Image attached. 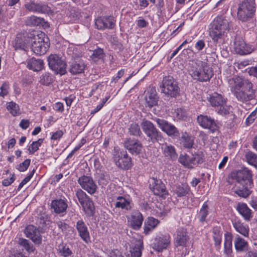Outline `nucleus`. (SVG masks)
I'll list each match as a JSON object with an SVG mask.
<instances>
[{"mask_svg":"<svg viewBox=\"0 0 257 257\" xmlns=\"http://www.w3.org/2000/svg\"><path fill=\"white\" fill-rule=\"evenodd\" d=\"M31 162V160L27 159L23 163H21L18 167L17 169L21 172L26 171L29 167Z\"/></svg>","mask_w":257,"mask_h":257,"instance_id":"6e6d98bb","label":"nucleus"},{"mask_svg":"<svg viewBox=\"0 0 257 257\" xmlns=\"http://www.w3.org/2000/svg\"><path fill=\"white\" fill-rule=\"evenodd\" d=\"M56 224L58 228L63 232H66L69 228V225L63 221H58Z\"/></svg>","mask_w":257,"mask_h":257,"instance_id":"bf43d9fd","label":"nucleus"},{"mask_svg":"<svg viewBox=\"0 0 257 257\" xmlns=\"http://www.w3.org/2000/svg\"><path fill=\"white\" fill-rule=\"evenodd\" d=\"M163 154L165 157L171 159H176L177 158V154L175 148L172 145H163L162 146Z\"/></svg>","mask_w":257,"mask_h":257,"instance_id":"58836bf2","label":"nucleus"},{"mask_svg":"<svg viewBox=\"0 0 257 257\" xmlns=\"http://www.w3.org/2000/svg\"><path fill=\"white\" fill-rule=\"evenodd\" d=\"M213 232V238L214 241V244L216 246H220L221 242V238H222V233L220 231L219 228L216 227H214L213 228L212 230Z\"/></svg>","mask_w":257,"mask_h":257,"instance_id":"c03bdc74","label":"nucleus"},{"mask_svg":"<svg viewBox=\"0 0 257 257\" xmlns=\"http://www.w3.org/2000/svg\"><path fill=\"white\" fill-rule=\"evenodd\" d=\"M58 250L60 255L64 257H69L72 254V251L66 245H60L58 246Z\"/></svg>","mask_w":257,"mask_h":257,"instance_id":"de8ad7c7","label":"nucleus"},{"mask_svg":"<svg viewBox=\"0 0 257 257\" xmlns=\"http://www.w3.org/2000/svg\"><path fill=\"white\" fill-rule=\"evenodd\" d=\"M209 207L207 202H204L200 208L198 214V219L201 222L206 221V218L208 214Z\"/></svg>","mask_w":257,"mask_h":257,"instance_id":"ea45409f","label":"nucleus"},{"mask_svg":"<svg viewBox=\"0 0 257 257\" xmlns=\"http://www.w3.org/2000/svg\"><path fill=\"white\" fill-rule=\"evenodd\" d=\"M76 195L85 212L89 215H93L94 207L90 198L81 189L76 191Z\"/></svg>","mask_w":257,"mask_h":257,"instance_id":"9d476101","label":"nucleus"},{"mask_svg":"<svg viewBox=\"0 0 257 257\" xmlns=\"http://www.w3.org/2000/svg\"><path fill=\"white\" fill-rule=\"evenodd\" d=\"M255 12V0H242L238 5L237 17L242 22L250 20Z\"/></svg>","mask_w":257,"mask_h":257,"instance_id":"39448f33","label":"nucleus"},{"mask_svg":"<svg viewBox=\"0 0 257 257\" xmlns=\"http://www.w3.org/2000/svg\"><path fill=\"white\" fill-rule=\"evenodd\" d=\"M228 83L231 92L241 101L252 99L254 96L251 83L239 77L230 79Z\"/></svg>","mask_w":257,"mask_h":257,"instance_id":"f257e3e1","label":"nucleus"},{"mask_svg":"<svg viewBox=\"0 0 257 257\" xmlns=\"http://www.w3.org/2000/svg\"><path fill=\"white\" fill-rule=\"evenodd\" d=\"M179 162L185 167L191 168H193V161L192 158L187 155H181L179 158Z\"/></svg>","mask_w":257,"mask_h":257,"instance_id":"37998d69","label":"nucleus"},{"mask_svg":"<svg viewBox=\"0 0 257 257\" xmlns=\"http://www.w3.org/2000/svg\"><path fill=\"white\" fill-rule=\"evenodd\" d=\"M228 31V21L222 16H217L211 24L209 34L212 40L217 42Z\"/></svg>","mask_w":257,"mask_h":257,"instance_id":"20e7f679","label":"nucleus"},{"mask_svg":"<svg viewBox=\"0 0 257 257\" xmlns=\"http://www.w3.org/2000/svg\"><path fill=\"white\" fill-rule=\"evenodd\" d=\"M15 180L14 175H12L11 177L7 179H5L3 182V185L5 186H8L11 185Z\"/></svg>","mask_w":257,"mask_h":257,"instance_id":"e2e57ef3","label":"nucleus"},{"mask_svg":"<svg viewBox=\"0 0 257 257\" xmlns=\"http://www.w3.org/2000/svg\"><path fill=\"white\" fill-rule=\"evenodd\" d=\"M190 190L189 186L187 184L177 185L174 189V194L177 197H183L188 194Z\"/></svg>","mask_w":257,"mask_h":257,"instance_id":"c9c22d12","label":"nucleus"},{"mask_svg":"<svg viewBox=\"0 0 257 257\" xmlns=\"http://www.w3.org/2000/svg\"><path fill=\"white\" fill-rule=\"evenodd\" d=\"M234 50L235 53L241 55L248 54L252 51V49L247 46L245 42L242 39L235 40Z\"/></svg>","mask_w":257,"mask_h":257,"instance_id":"5701e85b","label":"nucleus"},{"mask_svg":"<svg viewBox=\"0 0 257 257\" xmlns=\"http://www.w3.org/2000/svg\"><path fill=\"white\" fill-rule=\"evenodd\" d=\"M208 100L210 104L213 107H218L220 105L226 103V99L224 98L221 94L217 93H213Z\"/></svg>","mask_w":257,"mask_h":257,"instance_id":"c756f323","label":"nucleus"},{"mask_svg":"<svg viewBox=\"0 0 257 257\" xmlns=\"http://www.w3.org/2000/svg\"><path fill=\"white\" fill-rule=\"evenodd\" d=\"M104 56L103 51L102 49L99 48L95 50L92 55L91 58L94 61H96L97 59H100Z\"/></svg>","mask_w":257,"mask_h":257,"instance_id":"864d4df0","label":"nucleus"},{"mask_svg":"<svg viewBox=\"0 0 257 257\" xmlns=\"http://www.w3.org/2000/svg\"><path fill=\"white\" fill-rule=\"evenodd\" d=\"M76 229L81 238L86 243L90 241L89 233L85 223L82 220H78L76 224Z\"/></svg>","mask_w":257,"mask_h":257,"instance_id":"b1692460","label":"nucleus"},{"mask_svg":"<svg viewBox=\"0 0 257 257\" xmlns=\"http://www.w3.org/2000/svg\"><path fill=\"white\" fill-rule=\"evenodd\" d=\"M110 257H124L121 255L119 250L116 249L111 251L110 252Z\"/></svg>","mask_w":257,"mask_h":257,"instance_id":"774afa93","label":"nucleus"},{"mask_svg":"<svg viewBox=\"0 0 257 257\" xmlns=\"http://www.w3.org/2000/svg\"><path fill=\"white\" fill-rule=\"evenodd\" d=\"M188 239L186 231L183 229H179L177 232L176 236L175 238V244L176 246H185Z\"/></svg>","mask_w":257,"mask_h":257,"instance_id":"2f4dec72","label":"nucleus"},{"mask_svg":"<svg viewBox=\"0 0 257 257\" xmlns=\"http://www.w3.org/2000/svg\"><path fill=\"white\" fill-rule=\"evenodd\" d=\"M125 148L132 154L137 155L142 151V145L137 140L128 139L124 143Z\"/></svg>","mask_w":257,"mask_h":257,"instance_id":"412c9836","label":"nucleus"},{"mask_svg":"<svg viewBox=\"0 0 257 257\" xmlns=\"http://www.w3.org/2000/svg\"><path fill=\"white\" fill-rule=\"evenodd\" d=\"M159 221L158 219L153 217H149L144 223V233L145 234H148L151 232L158 225Z\"/></svg>","mask_w":257,"mask_h":257,"instance_id":"f704fd0d","label":"nucleus"},{"mask_svg":"<svg viewBox=\"0 0 257 257\" xmlns=\"http://www.w3.org/2000/svg\"><path fill=\"white\" fill-rule=\"evenodd\" d=\"M181 142L184 147L186 148H190L193 144V140L188 136L183 135L181 137Z\"/></svg>","mask_w":257,"mask_h":257,"instance_id":"3c124183","label":"nucleus"},{"mask_svg":"<svg viewBox=\"0 0 257 257\" xmlns=\"http://www.w3.org/2000/svg\"><path fill=\"white\" fill-rule=\"evenodd\" d=\"M24 7L26 10L34 13L49 14L51 13L50 7L47 5L38 3L34 1H30L26 3Z\"/></svg>","mask_w":257,"mask_h":257,"instance_id":"ddd939ff","label":"nucleus"},{"mask_svg":"<svg viewBox=\"0 0 257 257\" xmlns=\"http://www.w3.org/2000/svg\"><path fill=\"white\" fill-rule=\"evenodd\" d=\"M130 134L133 136H139L141 134L140 126L137 123H133L130 127Z\"/></svg>","mask_w":257,"mask_h":257,"instance_id":"603ef678","label":"nucleus"},{"mask_svg":"<svg viewBox=\"0 0 257 257\" xmlns=\"http://www.w3.org/2000/svg\"><path fill=\"white\" fill-rule=\"evenodd\" d=\"M154 120L158 127L168 136L173 138L179 136V132L176 126L166 120L160 118H156Z\"/></svg>","mask_w":257,"mask_h":257,"instance_id":"9b49d317","label":"nucleus"},{"mask_svg":"<svg viewBox=\"0 0 257 257\" xmlns=\"http://www.w3.org/2000/svg\"><path fill=\"white\" fill-rule=\"evenodd\" d=\"M49 67L57 74L64 75L66 72V64L58 55L51 54L48 58Z\"/></svg>","mask_w":257,"mask_h":257,"instance_id":"6e6552de","label":"nucleus"},{"mask_svg":"<svg viewBox=\"0 0 257 257\" xmlns=\"http://www.w3.org/2000/svg\"><path fill=\"white\" fill-rule=\"evenodd\" d=\"M150 188L156 195L163 196L167 193L164 184L160 180L155 178L152 179Z\"/></svg>","mask_w":257,"mask_h":257,"instance_id":"6ab92c4d","label":"nucleus"},{"mask_svg":"<svg viewBox=\"0 0 257 257\" xmlns=\"http://www.w3.org/2000/svg\"><path fill=\"white\" fill-rule=\"evenodd\" d=\"M257 110L255 109L246 118L245 123L247 125L252 123L256 117Z\"/></svg>","mask_w":257,"mask_h":257,"instance_id":"4d7b16f0","label":"nucleus"},{"mask_svg":"<svg viewBox=\"0 0 257 257\" xmlns=\"http://www.w3.org/2000/svg\"><path fill=\"white\" fill-rule=\"evenodd\" d=\"M0 96L4 97L7 95L9 92V85L8 83L5 82L1 87Z\"/></svg>","mask_w":257,"mask_h":257,"instance_id":"13d9d810","label":"nucleus"},{"mask_svg":"<svg viewBox=\"0 0 257 257\" xmlns=\"http://www.w3.org/2000/svg\"><path fill=\"white\" fill-rule=\"evenodd\" d=\"M53 81V77L50 73L47 72L43 74L40 78L39 82L41 84L48 85Z\"/></svg>","mask_w":257,"mask_h":257,"instance_id":"49530a36","label":"nucleus"},{"mask_svg":"<svg viewBox=\"0 0 257 257\" xmlns=\"http://www.w3.org/2000/svg\"><path fill=\"white\" fill-rule=\"evenodd\" d=\"M18 243L20 245L24 247L25 249L28 252H32L34 250L33 246L26 239L19 238Z\"/></svg>","mask_w":257,"mask_h":257,"instance_id":"8fccbe9b","label":"nucleus"},{"mask_svg":"<svg viewBox=\"0 0 257 257\" xmlns=\"http://www.w3.org/2000/svg\"><path fill=\"white\" fill-rule=\"evenodd\" d=\"M51 206L56 213H61L64 212L67 207V203L62 199L52 201Z\"/></svg>","mask_w":257,"mask_h":257,"instance_id":"473e14b6","label":"nucleus"},{"mask_svg":"<svg viewBox=\"0 0 257 257\" xmlns=\"http://www.w3.org/2000/svg\"><path fill=\"white\" fill-rule=\"evenodd\" d=\"M245 158L247 162L257 168V155L252 152H248L245 154Z\"/></svg>","mask_w":257,"mask_h":257,"instance_id":"a18cd8bd","label":"nucleus"},{"mask_svg":"<svg viewBox=\"0 0 257 257\" xmlns=\"http://www.w3.org/2000/svg\"><path fill=\"white\" fill-rule=\"evenodd\" d=\"M115 20L113 17H100L95 21V26L98 29H113L115 26Z\"/></svg>","mask_w":257,"mask_h":257,"instance_id":"a211bd4d","label":"nucleus"},{"mask_svg":"<svg viewBox=\"0 0 257 257\" xmlns=\"http://www.w3.org/2000/svg\"><path fill=\"white\" fill-rule=\"evenodd\" d=\"M81 187L88 193L92 194L95 192L97 186L93 179L89 176H83L78 180Z\"/></svg>","mask_w":257,"mask_h":257,"instance_id":"dca6fc26","label":"nucleus"},{"mask_svg":"<svg viewBox=\"0 0 257 257\" xmlns=\"http://www.w3.org/2000/svg\"><path fill=\"white\" fill-rule=\"evenodd\" d=\"M86 65L81 59H75L70 66L69 71L72 74H77L84 72Z\"/></svg>","mask_w":257,"mask_h":257,"instance_id":"393cba45","label":"nucleus"},{"mask_svg":"<svg viewBox=\"0 0 257 257\" xmlns=\"http://www.w3.org/2000/svg\"><path fill=\"white\" fill-rule=\"evenodd\" d=\"M35 170L33 169L31 173L26 177H25L22 181V182L25 185L27 183H28L32 178L34 174L35 173Z\"/></svg>","mask_w":257,"mask_h":257,"instance_id":"338daca9","label":"nucleus"},{"mask_svg":"<svg viewBox=\"0 0 257 257\" xmlns=\"http://www.w3.org/2000/svg\"><path fill=\"white\" fill-rule=\"evenodd\" d=\"M26 236L30 238L36 244H40L42 242V237L39 230L32 225L27 226L25 229Z\"/></svg>","mask_w":257,"mask_h":257,"instance_id":"f3484780","label":"nucleus"},{"mask_svg":"<svg viewBox=\"0 0 257 257\" xmlns=\"http://www.w3.org/2000/svg\"><path fill=\"white\" fill-rule=\"evenodd\" d=\"M142 128L145 134L152 142H154L161 140L162 138L161 133L160 132L149 120H144L141 123Z\"/></svg>","mask_w":257,"mask_h":257,"instance_id":"1a4fd4ad","label":"nucleus"},{"mask_svg":"<svg viewBox=\"0 0 257 257\" xmlns=\"http://www.w3.org/2000/svg\"><path fill=\"white\" fill-rule=\"evenodd\" d=\"M189 71L194 79L200 81H207L213 75L212 71L207 63L199 60L191 61Z\"/></svg>","mask_w":257,"mask_h":257,"instance_id":"7ed1b4c3","label":"nucleus"},{"mask_svg":"<svg viewBox=\"0 0 257 257\" xmlns=\"http://www.w3.org/2000/svg\"><path fill=\"white\" fill-rule=\"evenodd\" d=\"M27 66L34 71H39L43 68L44 62L41 59L32 58L27 61Z\"/></svg>","mask_w":257,"mask_h":257,"instance_id":"c85d7f7f","label":"nucleus"},{"mask_svg":"<svg viewBox=\"0 0 257 257\" xmlns=\"http://www.w3.org/2000/svg\"><path fill=\"white\" fill-rule=\"evenodd\" d=\"M19 125L22 128L26 130L28 128L30 125V121L28 119H22Z\"/></svg>","mask_w":257,"mask_h":257,"instance_id":"0e129e2a","label":"nucleus"},{"mask_svg":"<svg viewBox=\"0 0 257 257\" xmlns=\"http://www.w3.org/2000/svg\"><path fill=\"white\" fill-rule=\"evenodd\" d=\"M114 206L116 208H121L126 210H130L132 207L130 201L122 196L117 197L116 201L114 203Z\"/></svg>","mask_w":257,"mask_h":257,"instance_id":"e433bc0d","label":"nucleus"},{"mask_svg":"<svg viewBox=\"0 0 257 257\" xmlns=\"http://www.w3.org/2000/svg\"><path fill=\"white\" fill-rule=\"evenodd\" d=\"M224 237V253L226 257H233L232 249V236L230 233H227L225 234Z\"/></svg>","mask_w":257,"mask_h":257,"instance_id":"cd10ccee","label":"nucleus"},{"mask_svg":"<svg viewBox=\"0 0 257 257\" xmlns=\"http://www.w3.org/2000/svg\"><path fill=\"white\" fill-rule=\"evenodd\" d=\"M7 108L10 113L14 116L20 114L19 105L13 101L7 103Z\"/></svg>","mask_w":257,"mask_h":257,"instance_id":"79ce46f5","label":"nucleus"},{"mask_svg":"<svg viewBox=\"0 0 257 257\" xmlns=\"http://www.w3.org/2000/svg\"><path fill=\"white\" fill-rule=\"evenodd\" d=\"M252 175L250 170L245 168L234 174L233 177L236 182L234 192L239 196L246 198L249 195L252 184Z\"/></svg>","mask_w":257,"mask_h":257,"instance_id":"f03ea898","label":"nucleus"},{"mask_svg":"<svg viewBox=\"0 0 257 257\" xmlns=\"http://www.w3.org/2000/svg\"><path fill=\"white\" fill-rule=\"evenodd\" d=\"M160 87L161 92L168 96L175 97L179 94L178 84L171 76L164 78Z\"/></svg>","mask_w":257,"mask_h":257,"instance_id":"423d86ee","label":"nucleus"},{"mask_svg":"<svg viewBox=\"0 0 257 257\" xmlns=\"http://www.w3.org/2000/svg\"><path fill=\"white\" fill-rule=\"evenodd\" d=\"M143 217L142 214L138 210L133 211L130 218L131 224L135 229H139L142 225Z\"/></svg>","mask_w":257,"mask_h":257,"instance_id":"bb28decb","label":"nucleus"},{"mask_svg":"<svg viewBox=\"0 0 257 257\" xmlns=\"http://www.w3.org/2000/svg\"><path fill=\"white\" fill-rule=\"evenodd\" d=\"M236 209L245 220L248 221L252 217L251 211L245 203H239Z\"/></svg>","mask_w":257,"mask_h":257,"instance_id":"72a5a7b5","label":"nucleus"},{"mask_svg":"<svg viewBox=\"0 0 257 257\" xmlns=\"http://www.w3.org/2000/svg\"><path fill=\"white\" fill-rule=\"evenodd\" d=\"M158 98L155 88L150 87L147 90L145 98L146 105L150 108L158 104Z\"/></svg>","mask_w":257,"mask_h":257,"instance_id":"4be33fe9","label":"nucleus"},{"mask_svg":"<svg viewBox=\"0 0 257 257\" xmlns=\"http://www.w3.org/2000/svg\"><path fill=\"white\" fill-rule=\"evenodd\" d=\"M171 243V236L169 234H162L155 238L152 244L154 250L160 252L167 249Z\"/></svg>","mask_w":257,"mask_h":257,"instance_id":"4468645a","label":"nucleus"},{"mask_svg":"<svg viewBox=\"0 0 257 257\" xmlns=\"http://www.w3.org/2000/svg\"><path fill=\"white\" fill-rule=\"evenodd\" d=\"M43 142V139H40L37 141L33 142L28 149L29 153L33 154L35 152H36L41 146Z\"/></svg>","mask_w":257,"mask_h":257,"instance_id":"09e8293b","label":"nucleus"},{"mask_svg":"<svg viewBox=\"0 0 257 257\" xmlns=\"http://www.w3.org/2000/svg\"><path fill=\"white\" fill-rule=\"evenodd\" d=\"M143 249V243L141 240L136 241L135 246L129 250L126 257H141L142 250Z\"/></svg>","mask_w":257,"mask_h":257,"instance_id":"7c9ffc66","label":"nucleus"},{"mask_svg":"<svg viewBox=\"0 0 257 257\" xmlns=\"http://www.w3.org/2000/svg\"><path fill=\"white\" fill-rule=\"evenodd\" d=\"M232 225L235 230L245 237H247L249 228L247 225L244 224L241 220L235 218L232 220Z\"/></svg>","mask_w":257,"mask_h":257,"instance_id":"a878e982","label":"nucleus"},{"mask_svg":"<svg viewBox=\"0 0 257 257\" xmlns=\"http://www.w3.org/2000/svg\"><path fill=\"white\" fill-rule=\"evenodd\" d=\"M32 40L31 36L18 35L13 42V46L15 49H19L25 50Z\"/></svg>","mask_w":257,"mask_h":257,"instance_id":"aec40b11","label":"nucleus"},{"mask_svg":"<svg viewBox=\"0 0 257 257\" xmlns=\"http://www.w3.org/2000/svg\"><path fill=\"white\" fill-rule=\"evenodd\" d=\"M63 135V132L61 130L57 131L53 133L51 136V139L53 140H57L60 139Z\"/></svg>","mask_w":257,"mask_h":257,"instance_id":"052dcab7","label":"nucleus"},{"mask_svg":"<svg viewBox=\"0 0 257 257\" xmlns=\"http://www.w3.org/2000/svg\"><path fill=\"white\" fill-rule=\"evenodd\" d=\"M234 243L237 251H243L247 249V242L239 236L235 238Z\"/></svg>","mask_w":257,"mask_h":257,"instance_id":"4c0bfd02","label":"nucleus"},{"mask_svg":"<svg viewBox=\"0 0 257 257\" xmlns=\"http://www.w3.org/2000/svg\"><path fill=\"white\" fill-rule=\"evenodd\" d=\"M197 120L201 127L209 130L212 133L218 128L216 121L210 116L201 114L197 117Z\"/></svg>","mask_w":257,"mask_h":257,"instance_id":"2eb2a0df","label":"nucleus"},{"mask_svg":"<svg viewBox=\"0 0 257 257\" xmlns=\"http://www.w3.org/2000/svg\"><path fill=\"white\" fill-rule=\"evenodd\" d=\"M113 158L116 165L121 169H128L132 166V159L126 151L117 152Z\"/></svg>","mask_w":257,"mask_h":257,"instance_id":"f8f14e48","label":"nucleus"},{"mask_svg":"<svg viewBox=\"0 0 257 257\" xmlns=\"http://www.w3.org/2000/svg\"><path fill=\"white\" fill-rule=\"evenodd\" d=\"M204 46L205 43L202 40L198 41L195 45V49L199 51L202 50L204 48Z\"/></svg>","mask_w":257,"mask_h":257,"instance_id":"680f3d73","label":"nucleus"},{"mask_svg":"<svg viewBox=\"0 0 257 257\" xmlns=\"http://www.w3.org/2000/svg\"><path fill=\"white\" fill-rule=\"evenodd\" d=\"M218 107H219V109L217 111V113L221 115H226L229 113L230 111V106L226 105V103L223 104V105H220Z\"/></svg>","mask_w":257,"mask_h":257,"instance_id":"5fc2aeb1","label":"nucleus"},{"mask_svg":"<svg viewBox=\"0 0 257 257\" xmlns=\"http://www.w3.org/2000/svg\"><path fill=\"white\" fill-rule=\"evenodd\" d=\"M44 20V19L42 18L31 16L27 18L26 24L28 26H36L42 24Z\"/></svg>","mask_w":257,"mask_h":257,"instance_id":"a19ab883","label":"nucleus"},{"mask_svg":"<svg viewBox=\"0 0 257 257\" xmlns=\"http://www.w3.org/2000/svg\"><path fill=\"white\" fill-rule=\"evenodd\" d=\"M124 74V70L121 69L118 71L117 76L115 77H114L112 78L111 82H113L114 83H115L118 79L121 78Z\"/></svg>","mask_w":257,"mask_h":257,"instance_id":"69168bd1","label":"nucleus"},{"mask_svg":"<svg viewBox=\"0 0 257 257\" xmlns=\"http://www.w3.org/2000/svg\"><path fill=\"white\" fill-rule=\"evenodd\" d=\"M44 34L41 33L34 36L31 42L32 51L36 55H41L45 54L49 47L48 43L45 41Z\"/></svg>","mask_w":257,"mask_h":257,"instance_id":"0eeeda50","label":"nucleus"}]
</instances>
